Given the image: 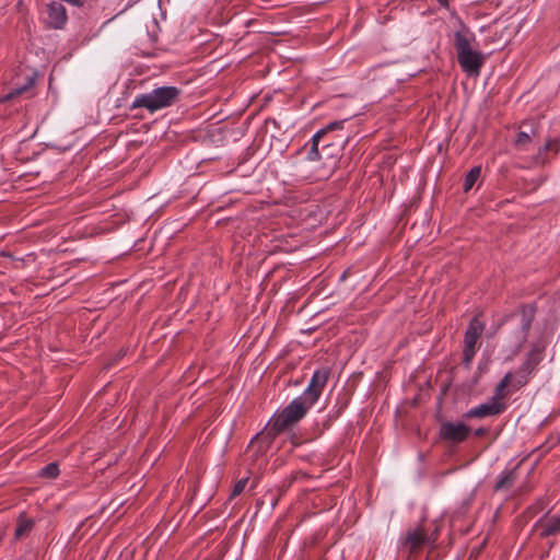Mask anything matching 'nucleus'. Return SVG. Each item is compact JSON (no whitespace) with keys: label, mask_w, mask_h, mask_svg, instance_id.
<instances>
[{"label":"nucleus","mask_w":560,"mask_h":560,"mask_svg":"<svg viewBox=\"0 0 560 560\" xmlns=\"http://www.w3.org/2000/svg\"><path fill=\"white\" fill-rule=\"evenodd\" d=\"M508 387L511 388V392H514L513 390V381H512V373L511 372L506 373L503 376V378L498 383V385L495 386L494 393H493L492 397L489 400L492 401V402L500 404V405H506L504 400H505V398L508 397V394H509L506 392Z\"/></svg>","instance_id":"11"},{"label":"nucleus","mask_w":560,"mask_h":560,"mask_svg":"<svg viewBox=\"0 0 560 560\" xmlns=\"http://www.w3.org/2000/svg\"><path fill=\"white\" fill-rule=\"evenodd\" d=\"M508 405H500L497 402H492L490 400L470 408L467 410L463 418L465 419H482L486 417L499 416L503 413L506 409Z\"/></svg>","instance_id":"9"},{"label":"nucleus","mask_w":560,"mask_h":560,"mask_svg":"<svg viewBox=\"0 0 560 560\" xmlns=\"http://www.w3.org/2000/svg\"><path fill=\"white\" fill-rule=\"evenodd\" d=\"M542 359V349L535 346L526 354L524 362L518 366L516 372L512 373L513 390L521 389L529 382Z\"/></svg>","instance_id":"5"},{"label":"nucleus","mask_w":560,"mask_h":560,"mask_svg":"<svg viewBox=\"0 0 560 560\" xmlns=\"http://www.w3.org/2000/svg\"><path fill=\"white\" fill-rule=\"evenodd\" d=\"M328 377L329 370H316L304 392L272 417V428L277 431H283L302 420L312 406L319 399Z\"/></svg>","instance_id":"1"},{"label":"nucleus","mask_w":560,"mask_h":560,"mask_svg":"<svg viewBox=\"0 0 560 560\" xmlns=\"http://www.w3.org/2000/svg\"><path fill=\"white\" fill-rule=\"evenodd\" d=\"M516 480L515 469L503 471L499 475L498 480L494 485L495 491L510 489Z\"/></svg>","instance_id":"14"},{"label":"nucleus","mask_w":560,"mask_h":560,"mask_svg":"<svg viewBox=\"0 0 560 560\" xmlns=\"http://www.w3.org/2000/svg\"><path fill=\"white\" fill-rule=\"evenodd\" d=\"M486 432H487V430H486L485 428H479V429H477V430L475 431V434H476L477 436H481V435L486 434Z\"/></svg>","instance_id":"21"},{"label":"nucleus","mask_w":560,"mask_h":560,"mask_svg":"<svg viewBox=\"0 0 560 560\" xmlns=\"http://www.w3.org/2000/svg\"><path fill=\"white\" fill-rule=\"evenodd\" d=\"M481 173V166H474L465 176L463 189L465 192L469 191L476 182L478 180Z\"/></svg>","instance_id":"17"},{"label":"nucleus","mask_w":560,"mask_h":560,"mask_svg":"<svg viewBox=\"0 0 560 560\" xmlns=\"http://www.w3.org/2000/svg\"><path fill=\"white\" fill-rule=\"evenodd\" d=\"M347 119L329 122L324 128L315 132L311 139L312 147L307 153L310 161H326L330 162L332 166L336 165L337 159L340 156L347 139L339 138L337 140L328 139V133L342 129Z\"/></svg>","instance_id":"2"},{"label":"nucleus","mask_w":560,"mask_h":560,"mask_svg":"<svg viewBox=\"0 0 560 560\" xmlns=\"http://www.w3.org/2000/svg\"><path fill=\"white\" fill-rule=\"evenodd\" d=\"M485 323L475 316L469 322L465 336H464V349H463V363L468 369L476 354V345L485 330Z\"/></svg>","instance_id":"6"},{"label":"nucleus","mask_w":560,"mask_h":560,"mask_svg":"<svg viewBox=\"0 0 560 560\" xmlns=\"http://www.w3.org/2000/svg\"><path fill=\"white\" fill-rule=\"evenodd\" d=\"M435 537L431 538L423 526H418L408 530L399 539L400 548L408 550L410 553L419 550L425 545L434 544Z\"/></svg>","instance_id":"7"},{"label":"nucleus","mask_w":560,"mask_h":560,"mask_svg":"<svg viewBox=\"0 0 560 560\" xmlns=\"http://www.w3.org/2000/svg\"><path fill=\"white\" fill-rule=\"evenodd\" d=\"M58 475H59V467L56 463H50V464L44 466L39 471V476L43 478L54 479Z\"/></svg>","instance_id":"18"},{"label":"nucleus","mask_w":560,"mask_h":560,"mask_svg":"<svg viewBox=\"0 0 560 560\" xmlns=\"http://www.w3.org/2000/svg\"><path fill=\"white\" fill-rule=\"evenodd\" d=\"M248 482V478H242L240 479L233 487L230 499H233L237 495H240L246 488Z\"/></svg>","instance_id":"20"},{"label":"nucleus","mask_w":560,"mask_h":560,"mask_svg":"<svg viewBox=\"0 0 560 560\" xmlns=\"http://www.w3.org/2000/svg\"><path fill=\"white\" fill-rule=\"evenodd\" d=\"M474 36L457 31L454 34V46L457 52V61L463 71L478 75L483 65V56L480 51L471 49L470 40Z\"/></svg>","instance_id":"4"},{"label":"nucleus","mask_w":560,"mask_h":560,"mask_svg":"<svg viewBox=\"0 0 560 560\" xmlns=\"http://www.w3.org/2000/svg\"><path fill=\"white\" fill-rule=\"evenodd\" d=\"M535 136V130L533 127H530L529 131L521 130L516 139L514 141V144L517 150L520 151H528L529 147L533 142V137Z\"/></svg>","instance_id":"13"},{"label":"nucleus","mask_w":560,"mask_h":560,"mask_svg":"<svg viewBox=\"0 0 560 560\" xmlns=\"http://www.w3.org/2000/svg\"><path fill=\"white\" fill-rule=\"evenodd\" d=\"M179 94L180 90L176 86H159L150 92L136 95L130 109L144 108L153 114L175 104Z\"/></svg>","instance_id":"3"},{"label":"nucleus","mask_w":560,"mask_h":560,"mask_svg":"<svg viewBox=\"0 0 560 560\" xmlns=\"http://www.w3.org/2000/svg\"><path fill=\"white\" fill-rule=\"evenodd\" d=\"M549 147H550V143H549V142L545 143V144L539 149V152H542V151H544V152H546V151H548V150H549Z\"/></svg>","instance_id":"22"},{"label":"nucleus","mask_w":560,"mask_h":560,"mask_svg":"<svg viewBox=\"0 0 560 560\" xmlns=\"http://www.w3.org/2000/svg\"><path fill=\"white\" fill-rule=\"evenodd\" d=\"M33 85V79H27V83H25L23 86L21 88H16L14 89L13 91L9 92L8 94H5L4 96L0 97V102H7L9 100H12L13 97H15L16 95H20L22 94L23 92H25L28 88H31Z\"/></svg>","instance_id":"19"},{"label":"nucleus","mask_w":560,"mask_h":560,"mask_svg":"<svg viewBox=\"0 0 560 560\" xmlns=\"http://www.w3.org/2000/svg\"><path fill=\"white\" fill-rule=\"evenodd\" d=\"M533 319H534V308L523 307L521 320H520V337H518L520 346H522V343L526 341Z\"/></svg>","instance_id":"12"},{"label":"nucleus","mask_w":560,"mask_h":560,"mask_svg":"<svg viewBox=\"0 0 560 560\" xmlns=\"http://www.w3.org/2000/svg\"><path fill=\"white\" fill-rule=\"evenodd\" d=\"M470 433V428L463 421H446L440 425V439L442 441L459 444L464 442Z\"/></svg>","instance_id":"8"},{"label":"nucleus","mask_w":560,"mask_h":560,"mask_svg":"<svg viewBox=\"0 0 560 560\" xmlns=\"http://www.w3.org/2000/svg\"><path fill=\"white\" fill-rule=\"evenodd\" d=\"M560 532V516L553 515L544 524L541 536L548 537Z\"/></svg>","instance_id":"16"},{"label":"nucleus","mask_w":560,"mask_h":560,"mask_svg":"<svg viewBox=\"0 0 560 560\" xmlns=\"http://www.w3.org/2000/svg\"><path fill=\"white\" fill-rule=\"evenodd\" d=\"M46 12V23L49 27L60 30L66 25L68 16L67 10L62 3L56 1L50 2L47 4Z\"/></svg>","instance_id":"10"},{"label":"nucleus","mask_w":560,"mask_h":560,"mask_svg":"<svg viewBox=\"0 0 560 560\" xmlns=\"http://www.w3.org/2000/svg\"><path fill=\"white\" fill-rule=\"evenodd\" d=\"M34 521L32 518L26 517L24 514H21L18 518V524L14 530L15 539H21L25 537L33 528Z\"/></svg>","instance_id":"15"},{"label":"nucleus","mask_w":560,"mask_h":560,"mask_svg":"<svg viewBox=\"0 0 560 560\" xmlns=\"http://www.w3.org/2000/svg\"><path fill=\"white\" fill-rule=\"evenodd\" d=\"M441 4H446L447 0H438Z\"/></svg>","instance_id":"23"}]
</instances>
